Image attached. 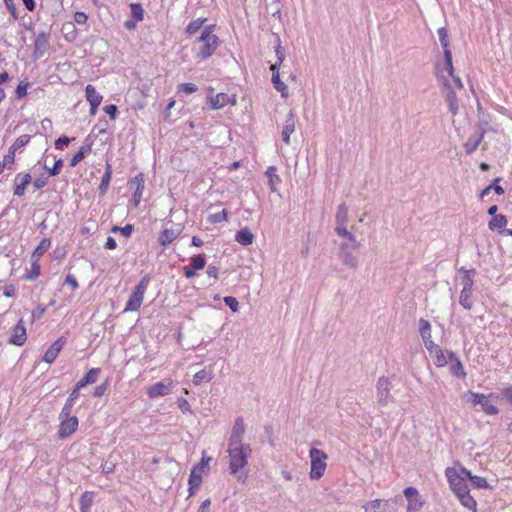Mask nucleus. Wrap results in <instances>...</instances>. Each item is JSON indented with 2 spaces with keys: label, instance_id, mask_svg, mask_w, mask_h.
Returning <instances> with one entry per match:
<instances>
[{
  "label": "nucleus",
  "instance_id": "1",
  "mask_svg": "<svg viewBox=\"0 0 512 512\" xmlns=\"http://www.w3.org/2000/svg\"><path fill=\"white\" fill-rule=\"evenodd\" d=\"M229 472L237 476L239 480L242 475L240 470L248 465V459L251 456L252 449L249 444L228 445Z\"/></svg>",
  "mask_w": 512,
  "mask_h": 512
},
{
  "label": "nucleus",
  "instance_id": "2",
  "mask_svg": "<svg viewBox=\"0 0 512 512\" xmlns=\"http://www.w3.org/2000/svg\"><path fill=\"white\" fill-rule=\"evenodd\" d=\"M197 43L199 44L197 56L201 60H205L212 56V54L218 48L220 40L215 34L206 29L201 33L200 37L197 39Z\"/></svg>",
  "mask_w": 512,
  "mask_h": 512
},
{
  "label": "nucleus",
  "instance_id": "3",
  "mask_svg": "<svg viewBox=\"0 0 512 512\" xmlns=\"http://www.w3.org/2000/svg\"><path fill=\"white\" fill-rule=\"evenodd\" d=\"M311 459V470L309 473L310 479H320L326 470L328 455L318 448H311L309 451Z\"/></svg>",
  "mask_w": 512,
  "mask_h": 512
},
{
  "label": "nucleus",
  "instance_id": "4",
  "mask_svg": "<svg viewBox=\"0 0 512 512\" xmlns=\"http://www.w3.org/2000/svg\"><path fill=\"white\" fill-rule=\"evenodd\" d=\"M348 207L342 203L337 207L335 215V232L339 237L355 242V234L347 229Z\"/></svg>",
  "mask_w": 512,
  "mask_h": 512
},
{
  "label": "nucleus",
  "instance_id": "5",
  "mask_svg": "<svg viewBox=\"0 0 512 512\" xmlns=\"http://www.w3.org/2000/svg\"><path fill=\"white\" fill-rule=\"evenodd\" d=\"M400 502H402L401 496L390 499H375L367 502L363 509L364 512H397Z\"/></svg>",
  "mask_w": 512,
  "mask_h": 512
},
{
  "label": "nucleus",
  "instance_id": "6",
  "mask_svg": "<svg viewBox=\"0 0 512 512\" xmlns=\"http://www.w3.org/2000/svg\"><path fill=\"white\" fill-rule=\"evenodd\" d=\"M149 281L150 278L148 275H145L140 280L134 293L129 298L124 311H137L140 308L141 304L143 303L144 294L148 287Z\"/></svg>",
  "mask_w": 512,
  "mask_h": 512
},
{
  "label": "nucleus",
  "instance_id": "7",
  "mask_svg": "<svg viewBox=\"0 0 512 512\" xmlns=\"http://www.w3.org/2000/svg\"><path fill=\"white\" fill-rule=\"evenodd\" d=\"M464 397H467L468 401H470L474 406L481 405L483 411L488 415H496L498 413V409L494 406L488 396L484 394H478L474 392H467Z\"/></svg>",
  "mask_w": 512,
  "mask_h": 512
},
{
  "label": "nucleus",
  "instance_id": "8",
  "mask_svg": "<svg viewBox=\"0 0 512 512\" xmlns=\"http://www.w3.org/2000/svg\"><path fill=\"white\" fill-rule=\"evenodd\" d=\"M438 37L443 47L444 58H445V70L452 75L453 64H452V53L449 49V39L446 28L441 27L438 29Z\"/></svg>",
  "mask_w": 512,
  "mask_h": 512
},
{
  "label": "nucleus",
  "instance_id": "9",
  "mask_svg": "<svg viewBox=\"0 0 512 512\" xmlns=\"http://www.w3.org/2000/svg\"><path fill=\"white\" fill-rule=\"evenodd\" d=\"M61 420L58 435L60 438H67L71 436L78 427V418L76 416L73 417H61Z\"/></svg>",
  "mask_w": 512,
  "mask_h": 512
},
{
  "label": "nucleus",
  "instance_id": "10",
  "mask_svg": "<svg viewBox=\"0 0 512 512\" xmlns=\"http://www.w3.org/2000/svg\"><path fill=\"white\" fill-rule=\"evenodd\" d=\"M377 402L380 406L385 407L390 399V383L387 378L381 377L377 381Z\"/></svg>",
  "mask_w": 512,
  "mask_h": 512
},
{
  "label": "nucleus",
  "instance_id": "11",
  "mask_svg": "<svg viewBox=\"0 0 512 512\" xmlns=\"http://www.w3.org/2000/svg\"><path fill=\"white\" fill-rule=\"evenodd\" d=\"M404 495L408 501L407 512H418L422 508L423 502L416 488L407 487L404 490Z\"/></svg>",
  "mask_w": 512,
  "mask_h": 512
},
{
  "label": "nucleus",
  "instance_id": "12",
  "mask_svg": "<svg viewBox=\"0 0 512 512\" xmlns=\"http://www.w3.org/2000/svg\"><path fill=\"white\" fill-rule=\"evenodd\" d=\"M173 381L167 380L166 382H158L153 384L147 389V394L150 398H157L166 396L171 392Z\"/></svg>",
  "mask_w": 512,
  "mask_h": 512
},
{
  "label": "nucleus",
  "instance_id": "13",
  "mask_svg": "<svg viewBox=\"0 0 512 512\" xmlns=\"http://www.w3.org/2000/svg\"><path fill=\"white\" fill-rule=\"evenodd\" d=\"M245 434V426L242 418H237L232 427V431L228 440V445H239L243 443Z\"/></svg>",
  "mask_w": 512,
  "mask_h": 512
},
{
  "label": "nucleus",
  "instance_id": "14",
  "mask_svg": "<svg viewBox=\"0 0 512 512\" xmlns=\"http://www.w3.org/2000/svg\"><path fill=\"white\" fill-rule=\"evenodd\" d=\"M65 343V337H60L58 340H56L45 352L43 356V361H45L48 364L53 363L57 358L58 354L60 353V351L63 349Z\"/></svg>",
  "mask_w": 512,
  "mask_h": 512
},
{
  "label": "nucleus",
  "instance_id": "15",
  "mask_svg": "<svg viewBox=\"0 0 512 512\" xmlns=\"http://www.w3.org/2000/svg\"><path fill=\"white\" fill-rule=\"evenodd\" d=\"M26 339V328L24 326L23 320H19L16 326L14 327L13 334L10 337L9 342L17 346H22L25 343Z\"/></svg>",
  "mask_w": 512,
  "mask_h": 512
},
{
  "label": "nucleus",
  "instance_id": "16",
  "mask_svg": "<svg viewBox=\"0 0 512 512\" xmlns=\"http://www.w3.org/2000/svg\"><path fill=\"white\" fill-rule=\"evenodd\" d=\"M270 69L272 71V83L274 85V88L281 93V96L283 98H287L288 97V87L280 79L278 64H272Z\"/></svg>",
  "mask_w": 512,
  "mask_h": 512
},
{
  "label": "nucleus",
  "instance_id": "17",
  "mask_svg": "<svg viewBox=\"0 0 512 512\" xmlns=\"http://www.w3.org/2000/svg\"><path fill=\"white\" fill-rule=\"evenodd\" d=\"M32 177L29 173L17 174L15 177L14 195L22 196L26 187L31 183Z\"/></svg>",
  "mask_w": 512,
  "mask_h": 512
},
{
  "label": "nucleus",
  "instance_id": "18",
  "mask_svg": "<svg viewBox=\"0 0 512 512\" xmlns=\"http://www.w3.org/2000/svg\"><path fill=\"white\" fill-rule=\"evenodd\" d=\"M86 99L89 101L91 106V113L94 114L98 106L101 104L102 96L99 95L92 85H87L85 88Z\"/></svg>",
  "mask_w": 512,
  "mask_h": 512
},
{
  "label": "nucleus",
  "instance_id": "19",
  "mask_svg": "<svg viewBox=\"0 0 512 512\" xmlns=\"http://www.w3.org/2000/svg\"><path fill=\"white\" fill-rule=\"evenodd\" d=\"M339 258L343 265L350 269H356L358 267V259L352 254V251H346V247L339 248Z\"/></svg>",
  "mask_w": 512,
  "mask_h": 512
},
{
  "label": "nucleus",
  "instance_id": "20",
  "mask_svg": "<svg viewBox=\"0 0 512 512\" xmlns=\"http://www.w3.org/2000/svg\"><path fill=\"white\" fill-rule=\"evenodd\" d=\"M295 131V116L293 111H290L284 123L282 130V138L286 144L290 143V135Z\"/></svg>",
  "mask_w": 512,
  "mask_h": 512
},
{
  "label": "nucleus",
  "instance_id": "21",
  "mask_svg": "<svg viewBox=\"0 0 512 512\" xmlns=\"http://www.w3.org/2000/svg\"><path fill=\"white\" fill-rule=\"evenodd\" d=\"M459 273L462 275L461 276V284L463 286L462 290L472 291L473 284H474L473 277L476 274V270L475 269H465L464 267H461L459 269Z\"/></svg>",
  "mask_w": 512,
  "mask_h": 512
},
{
  "label": "nucleus",
  "instance_id": "22",
  "mask_svg": "<svg viewBox=\"0 0 512 512\" xmlns=\"http://www.w3.org/2000/svg\"><path fill=\"white\" fill-rule=\"evenodd\" d=\"M446 477L448 478L451 489L454 491L458 487H462L466 484V482L458 476V471L456 468L448 467L445 470Z\"/></svg>",
  "mask_w": 512,
  "mask_h": 512
},
{
  "label": "nucleus",
  "instance_id": "23",
  "mask_svg": "<svg viewBox=\"0 0 512 512\" xmlns=\"http://www.w3.org/2000/svg\"><path fill=\"white\" fill-rule=\"evenodd\" d=\"M230 102L233 105L236 103L235 96L231 100V97L225 93H219L210 99L211 108L213 109H221Z\"/></svg>",
  "mask_w": 512,
  "mask_h": 512
},
{
  "label": "nucleus",
  "instance_id": "24",
  "mask_svg": "<svg viewBox=\"0 0 512 512\" xmlns=\"http://www.w3.org/2000/svg\"><path fill=\"white\" fill-rule=\"evenodd\" d=\"M181 233V229H164L159 237V242L162 246L171 244Z\"/></svg>",
  "mask_w": 512,
  "mask_h": 512
},
{
  "label": "nucleus",
  "instance_id": "25",
  "mask_svg": "<svg viewBox=\"0 0 512 512\" xmlns=\"http://www.w3.org/2000/svg\"><path fill=\"white\" fill-rule=\"evenodd\" d=\"M202 467L196 466L192 469L190 477H189V492L190 495H193L194 490L199 488L202 483V477L200 474Z\"/></svg>",
  "mask_w": 512,
  "mask_h": 512
},
{
  "label": "nucleus",
  "instance_id": "26",
  "mask_svg": "<svg viewBox=\"0 0 512 512\" xmlns=\"http://www.w3.org/2000/svg\"><path fill=\"white\" fill-rule=\"evenodd\" d=\"M35 55L37 57L42 56L48 49L49 43L47 36L44 33H40L37 35L35 39Z\"/></svg>",
  "mask_w": 512,
  "mask_h": 512
},
{
  "label": "nucleus",
  "instance_id": "27",
  "mask_svg": "<svg viewBox=\"0 0 512 512\" xmlns=\"http://www.w3.org/2000/svg\"><path fill=\"white\" fill-rule=\"evenodd\" d=\"M235 240L243 246H248L253 243L254 235L248 228H243L237 232Z\"/></svg>",
  "mask_w": 512,
  "mask_h": 512
},
{
  "label": "nucleus",
  "instance_id": "28",
  "mask_svg": "<svg viewBox=\"0 0 512 512\" xmlns=\"http://www.w3.org/2000/svg\"><path fill=\"white\" fill-rule=\"evenodd\" d=\"M100 372V368H92L91 370H89L86 373V375L77 383L78 388H83L88 384L95 383L98 379Z\"/></svg>",
  "mask_w": 512,
  "mask_h": 512
},
{
  "label": "nucleus",
  "instance_id": "29",
  "mask_svg": "<svg viewBox=\"0 0 512 512\" xmlns=\"http://www.w3.org/2000/svg\"><path fill=\"white\" fill-rule=\"evenodd\" d=\"M506 216L499 214L495 215L488 223V227L491 230H501L504 229L507 225Z\"/></svg>",
  "mask_w": 512,
  "mask_h": 512
},
{
  "label": "nucleus",
  "instance_id": "30",
  "mask_svg": "<svg viewBox=\"0 0 512 512\" xmlns=\"http://www.w3.org/2000/svg\"><path fill=\"white\" fill-rule=\"evenodd\" d=\"M51 241L48 238H44L32 253L31 259L39 261L40 257L49 249Z\"/></svg>",
  "mask_w": 512,
  "mask_h": 512
},
{
  "label": "nucleus",
  "instance_id": "31",
  "mask_svg": "<svg viewBox=\"0 0 512 512\" xmlns=\"http://www.w3.org/2000/svg\"><path fill=\"white\" fill-rule=\"evenodd\" d=\"M93 503V492L86 491L80 498V510L81 512H90V508Z\"/></svg>",
  "mask_w": 512,
  "mask_h": 512
},
{
  "label": "nucleus",
  "instance_id": "32",
  "mask_svg": "<svg viewBox=\"0 0 512 512\" xmlns=\"http://www.w3.org/2000/svg\"><path fill=\"white\" fill-rule=\"evenodd\" d=\"M446 101L449 106V110L453 115H456L459 109L458 100L456 94L451 89H447L446 92Z\"/></svg>",
  "mask_w": 512,
  "mask_h": 512
},
{
  "label": "nucleus",
  "instance_id": "33",
  "mask_svg": "<svg viewBox=\"0 0 512 512\" xmlns=\"http://www.w3.org/2000/svg\"><path fill=\"white\" fill-rule=\"evenodd\" d=\"M483 138V133L479 136H471L465 143V151L467 154H472L479 146Z\"/></svg>",
  "mask_w": 512,
  "mask_h": 512
},
{
  "label": "nucleus",
  "instance_id": "34",
  "mask_svg": "<svg viewBox=\"0 0 512 512\" xmlns=\"http://www.w3.org/2000/svg\"><path fill=\"white\" fill-rule=\"evenodd\" d=\"M459 303L463 306V308L470 310L473 306L472 291L461 290Z\"/></svg>",
  "mask_w": 512,
  "mask_h": 512
},
{
  "label": "nucleus",
  "instance_id": "35",
  "mask_svg": "<svg viewBox=\"0 0 512 512\" xmlns=\"http://www.w3.org/2000/svg\"><path fill=\"white\" fill-rule=\"evenodd\" d=\"M452 72H454V69L452 70ZM447 77H451L454 84L459 87V88H463V84H462V81L459 77L455 76L454 73H452V75H450L446 70H445V67L441 70V78L443 79V84L444 86L448 89V87L450 86L449 85V81H448V78Z\"/></svg>",
  "mask_w": 512,
  "mask_h": 512
},
{
  "label": "nucleus",
  "instance_id": "36",
  "mask_svg": "<svg viewBox=\"0 0 512 512\" xmlns=\"http://www.w3.org/2000/svg\"><path fill=\"white\" fill-rule=\"evenodd\" d=\"M419 333L422 340L431 338V324L428 320L424 318L419 320Z\"/></svg>",
  "mask_w": 512,
  "mask_h": 512
},
{
  "label": "nucleus",
  "instance_id": "37",
  "mask_svg": "<svg viewBox=\"0 0 512 512\" xmlns=\"http://www.w3.org/2000/svg\"><path fill=\"white\" fill-rule=\"evenodd\" d=\"M91 148L89 145L82 146L79 151L73 156L70 166L75 167L80 161H82L85 155L90 152Z\"/></svg>",
  "mask_w": 512,
  "mask_h": 512
},
{
  "label": "nucleus",
  "instance_id": "38",
  "mask_svg": "<svg viewBox=\"0 0 512 512\" xmlns=\"http://www.w3.org/2000/svg\"><path fill=\"white\" fill-rule=\"evenodd\" d=\"M275 167H269L267 172H266V175L268 176V179H269V185H270V188L272 191H276L277 190V184L280 183V177L278 175L275 174Z\"/></svg>",
  "mask_w": 512,
  "mask_h": 512
},
{
  "label": "nucleus",
  "instance_id": "39",
  "mask_svg": "<svg viewBox=\"0 0 512 512\" xmlns=\"http://www.w3.org/2000/svg\"><path fill=\"white\" fill-rule=\"evenodd\" d=\"M459 501L464 507H466L470 511L476 512L477 503L476 500L470 495V493L467 495H462V497L459 498Z\"/></svg>",
  "mask_w": 512,
  "mask_h": 512
},
{
  "label": "nucleus",
  "instance_id": "40",
  "mask_svg": "<svg viewBox=\"0 0 512 512\" xmlns=\"http://www.w3.org/2000/svg\"><path fill=\"white\" fill-rule=\"evenodd\" d=\"M205 22V19H196L194 21H192L186 28V33L188 35H193L195 34L196 32H198L200 30V28L202 27L203 23Z\"/></svg>",
  "mask_w": 512,
  "mask_h": 512
},
{
  "label": "nucleus",
  "instance_id": "41",
  "mask_svg": "<svg viewBox=\"0 0 512 512\" xmlns=\"http://www.w3.org/2000/svg\"><path fill=\"white\" fill-rule=\"evenodd\" d=\"M30 141V136L29 135H21L19 136L15 142L12 144V146L9 148L11 149L12 151H16L22 147H24L26 144H28Z\"/></svg>",
  "mask_w": 512,
  "mask_h": 512
},
{
  "label": "nucleus",
  "instance_id": "42",
  "mask_svg": "<svg viewBox=\"0 0 512 512\" xmlns=\"http://www.w3.org/2000/svg\"><path fill=\"white\" fill-rule=\"evenodd\" d=\"M499 180H500L499 178H496L494 180L493 184H491V185L487 186L485 189H483L481 192V195H480L481 198L485 197L490 192L491 188H494L495 192L498 195L504 194V189L500 185L497 184L499 182Z\"/></svg>",
  "mask_w": 512,
  "mask_h": 512
},
{
  "label": "nucleus",
  "instance_id": "43",
  "mask_svg": "<svg viewBox=\"0 0 512 512\" xmlns=\"http://www.w3.org/2000/svg\"><path fill=\"white\" fill-rule=\"evenodd\" d=\"M206 264L204 255H196L191 258L190 265L194 268V270H201L204 268Z\"/></svg>",
  "mask_w": 512,
  "mask_h": 512
},
{
  "label": "nucleus",
  "instance_id": "44",
  "mask_svg": "<svg viewBox=\"0 0 512 512\" xmlns=\"http://www.w3.org/2000/svg\"><path fill=\"white\" fill-rule=\"evenodd\" d=\"M211 380V376L206 372V370L198 371L193 377V383L195 385H199L202 382H209Z\"/></svg>",
  "mask_w": 512,
  "mask_h": 512
},
{
  "label": "nucleus",
  "instance_id": "45",
  "mask_svg": "<svg viewBox=\"0 0 512 512\" xmlns=\"http://www.w3.org/2000/svg\"><path fill=\"white\" fill-rule=\"evenodd\" d=\"M130 8H131V13H132V16L133 18L136 20V21H141L143 20V17H144V10L142 8V6L140 4H136V3H132L130 5Z\"/></svg>",
  "mask_w": 512,
  "mask_h": 512
},
{
  "label": "nucleus",
  "instance_id": "46",
  "mask_svg": "<svg viewBox=\"0 0 512 512\" xmlns=\"http://www.w3.org/2000/svg\"><path fill=\"white\" fill-rule=\"evenodd\" d=\"M226 219H227V211L226 210H222L220 212L211 214L208 217V221L211 224L220 223V222L225 221Z\"/></svg>",
  "mask_w": 512,
  "mask_h": 512
},
{
  "label": "nucleus",
  "instance_id": "47",
  "mask_svg": "<svg viewBox=\"0 0 512 512\" xmlns=\"http://www.w3.org/2000/svg\"><path fill=\"white\" fill-rule=\"evenodd\" d=\"M110 179H111V167H110V165H107L106 171L102 177V181L99 186V189L101 190V192H105L107 190Z\"/></svg>",
  "mask_w": 512,
  "mask_h": 512
},
{
  "label": "nucleus",
  "instance_id": "48",
  "mask_svg": "<svg viewBox=\"0 0 512 512\" xmlns=\"http://www.w3.org/2000/svg\"><path fill=\"white\" fill-rule=\"evenodd\" d=\"M224 302H225V304L227 306L230 307V309L233 312H237L238 311V309H239V302H238V300L235 297L226 296V297H224Z\"/></svg>",
  "mask_w": 512,
  "mask_h": 512
},
{
  "label": "nucleus",
  "instance_id": "49",
  "mask_svg": "<svg viewBox=\"0 0 512 512\" xmlns=\"http://www.w3.org/2000/svg\"><path fill=\"white\" fill-rule=\"evenodd\" d=\"M451 373L456 376L464 377L466 373L464 372V368L462 363L457 359L456 363L451 366Z\"/></svg>",
  "mask_w": 512,
  "mask_h": 512
},
{
  "label": "nucleus",
  "instance_id": "50",
  "mask_svg": "<svg viewBox=\"0 0 512 512\" xmlns=\"http://www.w3.org/2000/svg\"><path fill=\"white\" fill-rule=\"evenodd\" d=\"M470 481L472 482L473 486L477 488H486L488 487L487 480L480 476H472Z\"/></svg>",
  "mask_w": 512,
  "mask_h": 512
},
{
  "label": "nucleus",
  "instance_id": "51",
  "mask_svg": "<svg viewBox=\"0 0 512 512\" xmlns=\"http://www.w3.org/2000/svg\"><path fill=\"white\" fill-rule=\"evenodd\" d=\"M133 226L130 225V224H127L126 226L124 227H118V226H114L112 228V231L113 232H116V231H119L124 237H129L131 235V233L133 232Z\"/></svg>",
  "mask_w": 512,
  "mask_h": 512
},
{
  "label": "nucleus",
  "instance_id": "52",
  "mask_svg": "<svg viewBox=\"0 0 512 512\" xmlns=\"http://www.w3.org/2000/svg\"><path fill=\"white\" fill-rule=\"evenodd\" d=\"M15 152L9 149L8 153L4 156L3 161L1 162L6 168H11L14 163Z\"/></svg>",
  "mask_w": 512,
  "mask_h": 512
},
{
  "label": "nucleus",
  "instance_id": "53",
  "mask_svg": "<svg viewBox=\"0 0 512 512\" xmlns=\"http://www.w3.org/2000/svg\"><path fill=\"white\" fill-rule=\"evenodd\" d=\"M143 191L144 188H135L134 194L132 196V205L134 208L138 207L143 195Z\"/></svg>",
  "mask_w": 512,
  "mask_h": 512
},
{
  "label": "nucleus",
  "instance_id": "54",
  "mask_svg": "<svg viewBox=\"0 0 512 512\" xmlns=\"http://www.w3.org/2000/svg\"><path fill=\"white\" fill-rule=\"evenodd\" d=\"M40 275V266L36 259H32V271L31 274L27 276V279L33 280L36 279Z\"/></svg>",
  "mask_w": 512,
  "mask_h": 512
},
{
  "label": "nucleus",
  "instance_id": "55",
  "mask_svg": "<svg viewBox=\"0 0 512 512\" xmlns=\"http://www.w3.org/2000/svg\"><path fill=\"white\" fill-rule=\"evenodd\" d=\"M144 175L142 173L136 175L131 181L130 185L135 186V188H144Z\"/></svg>",
  "mask_w": 512,
  "mask_h": 512
},
{
  "label": "nucleus",
  "instance_id": "56",
  "mask_svg": "<svg viewBox=\"0 0 512 512\" xmlns=\"http://www.w3.org/2000/svg\"><path fill=\"white\" fill-rule=\"evenodd\" d=\"M340 247H346V251H354L360 247V242L355 238V242L347 240L340 245Z\"/></svg>",
  "mask_w": 512,
  "mask_h": 512
},
{
  "label": "nucleus",
  "instance_id": "57",
  "mask_svg": "<svg viewBox=\"0 0 512 512\" xmlns=\"http://www.w3.org/2000/svg\"><path fill=\"white\" fill-rule=\"evenodd\" d=\"M180 91L191 94L197 91V86L193 83H183L180 85Z\"/></svg>",
  "mask_w": 512,
  "mask_h": 512
},
{
  "label": "nucleus",
  "instance_id": "58",
  "mask_svg": "<svg viewBox=\"0 0 512 512\" xmlns=\"http://www.w3.org/2000/svg\"><path fill=\"white\" fill-rule=\"evenodd\" d=\"M436 365L439 367L444 366L447 363L446 357L441 349L436 350Z\"/></svg>",
  "mask_w": 512,
  "mask_h": 512
},
{
  "label": "nucleus",
  "instance_id": "59",
  "mask_svg": "<svg viewBox=\"0 0 512 512\" xmlns=\"http://www.w3.org/2000/svg\"><path fill=\"white\" fill-rule=\"evenodd\" d=\"M63 167V160L59 159L54 163V166L49 170L51 176L58 175Z\"/></svg>",
  "mask_w": 512,
  "mask_h": 512
},
{
  "label": "nucleus",
  "instance_id": "60",
  "mask_svg": "<svg viewBox=\"0 0 512 512\" xmlns=\"http://www.w3.org/2000/svg\"><path fill=\"white\" fill-rule=\"evenodd\" d=\"M73 403H71L70 401H66L64 407L62 408V411L60 412V415L61 417H72L71 416V410H72V407H73Z\"/></svg>",
  "mask_w": 512,
  "mask_h": 512
},
{
  "label": "nucleus",
  "instance_id": "61",
  "mask_svg": "<svg viewBox=\"0 0 512 512\" xmlns=\"http://www.w3.org/2000/svg\"><path fill=\"white\" fill-rule=\"evenodd\" d=\"M27 83L20 82L16 89V95L18 98H22L27 94Z\"/></svg>",
  "mask_w": 512,
  "mask_h": 512
},
{
  "label": "nucleus",
  "instance_id": "62",
  "mask_svg": "<svg viewBox=\"0 0 512 512\" xmlns=\"http://www.w3.org/2000/svg\"><path fill=\"white\" fill-rule=\"evenodd\" d=\"M69 143H70V138H68L67 136H62L56 140L55 146L58 149H62L64 146H68Z\"/></svg>",
  "mask_w": 512,
  "mask_h": 512
},
{
  "label": "nucleus",
  "instance_id": "63",
  "mask_svg": "<svg viewBox=\"0 0 512 512\" xmlns=\"http://www.w3.org/2000/svg\"><path fill=\"white\" fill-rule=\"evenodd\" d=\"M74 20L77 24H85L88 20V16L84 12H76Z\"/></svg>",
  "mask_w": 512,
  "mask_h": 512
},
{
  "label": "nucleus",
  "instance_id": "64",
  "mask_svg": "<svg viewBox=\"0 0 512 512\" xmlns=\"http://www.w3.org/2000/svg\"><path fill=\"white\" fill-rule=\"evenodd\" d=\"M65 284L69 285L73 290L78 288V282L75 277L71 274H68L65 278Z\"/></svg>",
  "mask_w": 512,
  "mask_h": 512
}]
</instances>
